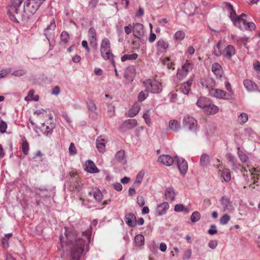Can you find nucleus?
Here are the masks:
<instances>
[{"instance_id":"nucleus-45","label":"nucleus","mask_w":260,"mask_h":260,"mask_svg":"<svg viewBox=\"0 0 260 260\" xmlns=\"http://www.w3.org/2000/svg\"><path fill=\"white\" fill-rule=\"evenodd\" d=\"M248 115L245 113H242L238 116V121L240 124H244L248 121Z\"/></svg>"},{"instance_id":"nucleus-12","label":"nucleus","mask_w":260,"mask_h":260,"mask_svg":"<svg viewBox=\"0 0 260 260\" xmlns=\"http://www.w3.org/2000/svg\"><path fill=\"white\" fill-rule=\"evenodd\" d=\"M133 35L137 38L141 39L144 34V26L140 23H135L133 24Z\"/></svg>"},{"instance_id":"nucleus-34","label":"nucleus","mask_w":260,"mask_h":260,"mask_svg":"<svg viewBox=\"0 0 260 260\" xmlns=\"http://www.w3.org/2000/svg\"><path fill=\"white\" fill-rule=\"evenodd\" d=\"M55 127L54 123H50L49 125H46L44 123L42 124L41 129L47 136L51 134L53 129Z\"/></svg>"},{"instance_id":"nucleus-50","label":"nucleus","mask_w":260,"mask_h":260,"mask_svg":"<svg viewBox=\"0 0 260 260\" xmlns=\"http://www.w3.org/2000/svg\"><path fill=\"white\" fill-rule=\"evenodd\" d=\"M87 108L89 111L94 113L96 110V106L94 102L90 101L87 103Z\"/></svg>"},{"instance_id":"nucleus-27","label":"nucleus","mask_w":260,"mask_h":260,"mask_svg":"<svg viewBox=\"0 0 260 260\" xmlns=\"http://www.w3.org/2000/svg\"><path fill=\"white\" fill-rule=\"evenodd\" d=\"M165 194L167 200L173 201L175 199L176 193L173 187H169L166 190Z\"/></svg>"},{"instance_id":"nucleus-46","label":"nucleus","mask_w":260,"mask_h":260,"mask_svg":"<svg viewBox=\"0 0 260 260\" xmlns=\"http://www.w3.org/2000/svg\"><path fill=\"white\" fill-rule=\"evenodd\" d=\"M237 153H238V156H239L240 160L242 162H248V157L245 152H244L242 150H239L238 151Z\"/></svg>"},{"instance_id":"nucleus-3","label":"nucleus","mask_w":260,"mask_h":260,"mask_svg":"<svg viewBox=\"0 0 260 260\" xmlns=\"http://www.w3.org/2000/svg\"><path fill=\"white\" fill-rule=\"evenodd\" d=\"M24 0H11L10 5L8 7V15L11 21L16 23L23 18V13L28 11L26 7V3H22Z\"/></svg>"},{"instance_id":"nucleus-31","label":"nucleus","mask_w":260,"mask_h":260,"mask_svg":"<svg viewBox=\"0 0 260 260\" xmlns=\"http://www.w3.org/2000/svg\"><path fill=\"white\" fill-rule=\"evenodd\" d=\"M140 108V105L139 104L137 103L134 104L128 112V117H135L139 112Z\"/></svg>"},{"instance_id":"nucleus-21","label":"nucleus","mask_w":260,"mask_h":260,"mask_svg":"<svg viewBox=\"0 0 260 260\" xmlns=\"http://www.w3.org/2000/svg\"><path fill=\"white\" fill-rule=\"evenodd\" d=\"M169 208V205L167 202H163L157 205L156 211L158 216H162L166 213Z\"/></svg>"},{"instance_id":"nucleus-51","label":"nucleus","mask_w":260,"mask_h":260,"mask_svg":"<svg viewBox=\"0 0 260 260\" xmlns=\"http://www.w3.org/2000/svg\"><path fill=\"white\" fill-rule=\"evenodd\" d=\"M22 150L25 155H27L29 151L28 144L26 141H23L21 144Z\"/></svg>"},{"instance_id":"nucleus-15","label":"nucleus","mask_w":260,"mask_h":260,"mask_svg":"<svg viewBox=\"0 0 260 260\" xmlns=\"http://www.w3.org/2000/svg\"><path fill=\"white\" fill-rule=\"evenodd\" d=\"M158 161L165 166H171L175 162V157L174 158L169 155L162 154L159 156Z\"/></svg>"},{"instance_id":"nucleus-18","label":"nucleus","mask_w":260,"mask_h":260,"mask_svg":"<svg viewBox=\"0 0 260 260\" xmlns=\"http://www.w3.org/2000/svg\"><path fill=\"white\" fill-rule=\"evenodd\" d=\"M200 83L203 87H205L208 90L209 92V90L213 88L215 85V81L214 80L210 77L201 79Z\"/></svg>"},{"instance_id":"nucleus-16","label":"nucleus","mask_w":260,"mask_h":260,"mask_svg":"<svg viewBox=\"0 0 260 260\" xmlns=\"http://www.w3.org/2000/svg\"><path fill=\"white\" fill-rule=\"evenodd\" d=\"M169 45V43L167 40L164 39H160L157 42L156 48L158 52L164 53L167 51Z\"/></svg>"},{"instance_id":"nucleus-40","label":"nucleus","mask_w":260,"mask_h":260,"mask_svg":"<svg viewBox=\"0 0 260 260\" xmlns=\"http://www.w3.org/2000/svg\"><path fill=\"white\" fill-rule=\"evenodd\" d=\"M221 48L222 42L221 41H219L214 47L213 53L216 56L219 57L222 55V51L221 50Z\"/></svg>"},{"instance_id":"nucleus-1","label":"nucleus","mask_w":260,"mask_h":260,"mask_svg":"<svg viewBox=\"0 0 260 260\" xmlns=\"http://www.w3.org/2000/svg\"><path fill=\"white\" fill-rule=\"evenodd\" d=\"M98 220L94 219L89 228L82 232L81 237L74 231H68L66 228L64 235L60 237V244L63 252V257L68 256V260H80L85 245L90 242L91 226H96Z\"/></svg>"},{"instance_id":"nucleus-60","label":"nucleus","mask_w":260,"mask_h":260,"mask_svg":"<svg viewBox=\"0 0 260 260\" xmlns=\"http://www.w3.org/2000/svg\"><path fill=\"white\" fill-rule=\"evenodd\" d=\"M163 63L165 65H166L168 69H173V63L172 62H170V60L169 58H166L165 59L163 60Z\"/></svg>"},{"instance_id":"nucleus-62","label":"nucleus","mask_w":260,"mask_h":260,"mask_svg":"<svg viewBox=\"0 0 260 260\" xmlns=\"http://www.w3.org/2000/svg\"><path fill=\"white\" fill-rule=\"evenodd\" d=\"M34 92L35 91L33 90H30L29 91L27 95L25 97L24 100L27 102L32 101V96H33Z\"/></svg>"},{"instance_id":"nucleus-7","label":"nucleus","mask_w":260,"mask_h":260,"mask_svg":"<svg viewBox=\"0 0 260 260\" xmlns=\"http://www.w3.org/2000/svg\"><path fill=\"white\" fill-rule=\"evenodd\" d=\"M193 64L191 61L187 60L181 68L178 70L177 77L182 80L186 77L189 72L192 70Z\"/></svg>"},{"instance_id":"nucleus-10","label":"nucleus","mask_w":260,"mask_h":260,"mask_svg":"<svg viewBox=\"0 0 260 260\" xmlns=\"http://www.w3.org/2000/svg\"><path fill=\"white\" fill-rule=\"evenodd\" d=\"M44 1L45 0H29L26 4V7L28 8L29 12L34 14Z\"/></svg>"},{"instance_id":"nucleus-32","label":"nucleus","mask_w":260,"mask_h":260,"mask_svg":"<svg viewBox=\"0 0 260 260\" xmlns=\"http://www.w3.org/2000/svg\"><path fill=\"white\" fill-rule=\"evenodd\" d=\"M210 102L209 99L205 97H201L198 100L197 105L204 111V109H206L208 105L209 104Z\"/></svg>"},{"instance_id":"nucleus-54","label":"nucleus","mask_w":260,"mask_h":260,"mask_svg":"<svg viewBox=\"0 0 260 260\" xmlns=\"http://www.w3.org/2000/svg\"><path fill=\"white\" fill-rule=\"evenodd\" d=\"M7 128V123L0 118V133H4L6 132Z\"/></svg>"},{"instance_id":"nucleus-14","label":"nucleus","mask_w":260,"mask_h":260,"mask_svg":"<svg viewBox=\"0 0 260 260\" xmlns=\"http://www.w3.org/2000/svg\"><path fill=\"white\" fill-rule=\"evenodd\" d=\"M175 162H177L178 168L182 174H185L188 170L187 161L183 158L175 157Z\"/></svg>"},{"instance_id":"nucleus-28","label":"nucleus","mask_w":260,"mask_h":260,"mask_svg":"<svg viewBox=\"0 0 260 260\" xmlns=\"http://www.w3.org/2000/svg\"><path fill=\"white\" fill-rule=\"evenodd\" d=\"M125 221L129 226L134 227L136 225V217L134 214L129 213L125 215Z\"/></svg>"},{"instance_id":"nucleus-63","label":"nucleus","mask_w":260,"mask_h":260,"mask_svg":"<svg viewBox=\"0 0 260 260\" xmlns=\"http://www.w3.org/2000/svg\"><path fill=\"white\" fill-rule=\"evenodd\" d=\"M137 204L140 206H143L145 204V201L143 197L142 196H138L137 197Z\"/></svg>"},{"instance_id":"nucleus-36","label":"nucleus","mask_w":260,"mask_h":260,"mask_svg":"<svg viewBox=\"0 0 260 260\" xmlns=\"http://www.w3.org/2000/svg\"><path fill=\"white\" fill-rule=\"evenodd\" d=\"M200 165L203 167H207L210 163V157L207 154H203L200 158Z\"/></svg>"},{"instance_id":"nucleus-24","label":"nucleus","mask_w":260,"mask_h":260,"mask_svg":"<svg viewBox=\"0 0 260 260\" xmlns=\"http://www.w3.org/2000/svg\"><path fill=\"white\" fill-rule=\"evenodd\" d=\"M115 159L118 163L124 165L126 162V159L124 150L118 151L115 155Z\"/></svg>"},{"instance_id":"nucleus-2","label":"nucleus","mask_w":260,"mask_h":260,"mask_svg":"<svg viewBox=\"0 0 260 260\" xmlns=\"http://www.w3.org/2000/svg\"><path fill=\"white\" fill-rule=\"evenodd\" d=\"M222 7L224 11L228 13L229 18L235 26L242 30H253L255 28L254 23L248 22L245 19L241 18V16H238L233 6L230 3H224Z\"/></svg>"},{"instance_id":"nucleus-41","label":"nucleus","mask_w":260,"mask_h":260,"mask_svg":"<svg viewBox=\"0 0 260 260\" xmlns=\"http://www.w3.org/2000/svg\"><path fill=\"white\" fill-rule=\"evenodd\" d=\"M144 176V172L143 171L139 172L136 176V180L133 184V186L136 187L139 186L142 181Z\"/></svg>"},{"instance_id":"nucleus-64","label":"nucleus","mask_w":260,"mask_h":260,"mask_svg":"<svg viewBox=\"0 0 260 260\" xmlns=\"http://www.w3.org/2000/svg\"><path fill=\"white\" fill-rule=\"evenodd\" d=\"M253 68L256 72H260V62L258 61H255L253 62Z\"/></svg>"},{"instance_id":"nucleus-47","label":"nucleus","mask_w":260,"mask_h":260,"mask_svg":"<svg viewBox=\"0 0 260 260\" xmlns=\"http://www.w3.org/2000/svg\"><path fill=\"white\" fill-rule=\"evenodd\" d=\"M148 90H146L144 91H141L138 96V99L139 102H143L144 101L148 96Z\"/></svg>"},{"instance_id":"nucleus-52","label":"nucleus","mask_w":260,"mask_h":260,"mask_svg":"<svg viewBox=\"0 0 260 260\" xmlns=\"http://www.w3.org/2000/svg\"><path fill=\"white\" fill-rule=\"evenodd\" d=\"M232 169L236 172H238V171H240L241 172V170H243V168H245V167L241 166L240 164L237 162L236 160L234 164H232L231 165Z\"/></svg>"},{"instance_id":"nucleus-48","label":"nucleus","mask_w":260,"mask_h":260,"mask_svg":"<svg viewBox=\"0 0 260 260\" xmlns=\"http://www.w3.org/2000/svg\"><path fill=\"white\" fill-rule=\"evenodd\" d=\"M174 210L176 212H180L182 211H185V212H188L189 210L186 207H184L182 204H177L174 208Z\"/></svg>"},{"instance_id":"nucleus-20","label":"nucleus","mask_w":260,"mask_h":260,"mask_svg":"<svg viewBox=\"0 0 260 260\" xmlns=\"http://www.w3.org/2000/svg\"><path fill=\"white\" fill-rule=\"evenodd\" d=\"M56 24L55 20L54 19H52L50 21V24L44 30V34L46 37V39L48 41L49 40V38L52 34V32L53 30H54Z\"/></svg>"},{"instance_id":"nucleus-29","label":"nucleus","mask_w":260,"mask_h":260,"mask_svg":"<svg viewBox=\"0 0 260 260\" xmlns=\"http://www.w3.org/2000/svg\"><path fill=\"white\" fill-rule=\"evenodd\" d=\"M219 110L218 108L215 105L209 102V104L204 109V112L207 114H214L216 113Z\"/></svg>"},{"instance_id":"nucleus-25","label":"nucleus","mask_w":260,"mask_h":260,"mask_svg":"<svg viewBox=\"0 0 260 260\" xmlns=\"http://www.w3.org/2000/svg\"><path fill=\"white\" fill-rule=\"evenodd\" d=\"M212 70L217 78L220 79L222 76L221 66L218 63H214L212 66Z\"/></svg>"},{"instance_id":"nucleus-5","label":"nucleus","mask_w":260,"mask_h":260,"mask_svg":"<svg viewBox=\"0 0 260 260\" xmlns=\"http://www.w3.org/2000/svg\"><path fill=\"white\" fill-rule=\"evenodd\" d=\"M147 90L153 93H159L162 89L161 83L155 79H147L143 82Z\"/></svg>"},{"instance_id":"nucleus-58","label":"nucleus","mask_w":260,"mask_h":260,"mask_svg":"<svg viewBox=\"0 0 260 260\" xmlns=\"http://www.w3.org/2000/svg\"><path fill=\"white\" fill-rule=\"evenodd\" d=\"M191 250L190 249H187L184 253L182 258L183 260H188L191 255Z\"/></svg>"},{"instance_id":"nucleus-42","label":"nucleus","mask_w":260,"mask_h":260,"mask_svg":"<svg viewBox=\"0 0 260 260\" xmlns=\"http://www.w3.org/2000/svg\"><path fill=\"white\" fill-rule=\"evenodd\" d=\"M185 36V32L182 30H178L174 36V39L177 41H181L183 40Z\"/></svg>"},{"instance_id":"nucleus-61","label":"nucleus","mask_w":260,"mask_h":260,"mask_svg":"<svg viewBox=\"0 0 260 260\" xmlns=\"http://www.w3.org/2000/svg\"><path fill=\"white\" fill-rule=\"evenodd\" d=\"M227 159L228 160V162L230 164V165H231L232 164H234L235 161L237 160L236 158L232 155L231 153H229L226 155Z\"/></svg>"},{"instance_id":"nucleus-17","label":"nucleus","mask_w":260,"mask_h":260,"mask_svg":"<svg viewBox=\"0 0 260 260\" xmlns=\"http://www.w3.org/2000/svg\"><path fill=\"white\" fill-rule=\"evenodd\" d=\"M137 125V121L136 119H130L125 120L120 128L122 130L125 131L126 129H129L133 128Z\"/></svg>"},{"instance_id":"nucleus-44","label":"nucleus","mask_w":260,"mask_h":260,"mask_svg":"<svg viewBox=\"0 0 260 260\" xmlns=\"http://www.w3.org/2000/svg\"><path fill=\"white\" fill-rule=\"evenodd\" d=\"M138 57V54L137 53H133L132 54H125L121 56V60L124 62L127 60H135Z\"/></svg>"},{"instance_id":"nucleus-53","label":"nucleus","mask_w":260,"mask_h":260,"mask_svg":"<svg viewBox=\"0 0 260 260\" xmlns=\"http://www.w3.org/2000/svg\"><path fill=\"white\" fill-rule=\"evenodd\" d=\"M232 169L236 172H238V171H240L241 172V170H243V168H245V167L241 166L240 164L237 162L236 160L234 164H232L231 165Z\"/></svg>"},{"instance_id":"nucleus-30","label":"nucleus","mask_w":260,"mask_h":260,"mask_svg":"<svg viewBox=\"0 0 260 260\" xmlns=\"http://www.w3.org/2000/svg\"><path fill=\"white\" fill-rule=\"evenodd\" d=\"M218 174L221 175V177L226 182H228L231 180V175L230 171L228 169H224L222 170H219Z\"/></svg>"},{"instance_id":"nucleus-6","label":"nucleus","mask_w":260,"mask_h":260,"mask_svg":"<svg viewBox=\"0 0 260 260\" xmlns=\"http://www.w3.org/2000/svg\"><path fill=\"white\" fill-rule=\"evenodd\" d=\"M101 53L104 59H112V54L111 52L110 42L107 38H104L102 40L101 47Z\"/></svg>"},{"instance_id":"nucleus-8","label":"nucleus","mask_w":260,"mask_h":260,"mask_svg":"<svg viewBox=\"0 0 260 260\" xmlns=\"http://www.w3.org/2000/svg\"><path fill=\"white\" fill-rule=\"evenodd\" d=\"M183 126L189 130L196 132L197 130V121L192 117L186 115L183 119Z\"/></svg>"},{"instance_id":"nucleus-4","label":"nucleus","mask_w":260,"mask_h":260,"mask_svg":"<svg viewBox=\"0 0 260 260\" xmlns=\"http://www.w3.org/2000/svg\"><path fill=\"white\" fill-rule=\"evenodd\" d=\"M243 170H241V172L243 176L248 180V181H252L253 184H251L252 188H255L254 185L257 182L258 176L256 173V169L254 168H251L247 165L245 168H243Z\"/></svg>"},{"instance_id":"nucleus-38","label":"nucleus","mask_w":260,"mask_h":260,"mask_svg":"<svg viewBox=\"0 0 260 260\" xmlns=\"http://www.w3.org/2000/svg\"><path fill=\"white\" fill-rule=\"evenodd\" d=\"M169 127L172 131L177 132L180 129L181 126L177 120H171L169 121Z\"/></svg>"},{"instance_id":"nucleus-35","label":"nucleus","mask_w":260,"mask_h":260,"mask_svg":"<svg viewBox=\"0 0 260 260\" xmlns=\"http://www.w3.org/2000/svg\"><path fill=\"white\" fill-rule=\"evenodd\" d=\"M153 112V111L151 109H148L144 112L143 115V118H144L146 124L149 126L151 124V117Z\"/></svg>"},{"instance_id":"nucleus-57","label":"nucleus","mask_w":260,"mask_h":260,"mask_svg":"<svg viewBox=\"0 0 260 260\" xmlns=\"http://www.w3.org/2000/svg\"><path fill=\"white\" fill-rule=\"evenodd\" d=\"M69 152L70 155H74L77 154V150L73 143H71L69 148Z\"/></svg>"},{"instance_id":"nucleus-43","label":"nucleus","mask_w":260,"mask_h":260,"mask_svg":"<svg viewBox=\"0 0 260 260\" xmlns=\"http://www.w3.org/2000/svg\"><path fill=\"white\" fill-rule=\"evenodd\" d=\"M168 96L170 99V101L171 102L181 104L183 102V99H182L181 100H178V99L177 98L178 95L175 92H171Z\"/></svg>"},{"instance_id":"nucleus-11","label":"nucleus","mask_w":260,"mask_h":260,"mask_svg":"<svg viewBox=\"0 0 260 260\" xmlns=\"http://www.w3.org/2000/svg\"><path fill=\"white\" fill-rule=\"evenodd\" d=\"M220 203L223 212L231 213L234 209V207L232 202L230 201V199L228 197H223L221 198L220 200Z\"/></svg>"},{"instance_id":"nucleus-59","label":"nucleus","mask_w":260,"mask_h":260,"mask_svg":"<svg viewBox=\"0 0 260 260\" xmlns=\"http://www.w3.org/2000/svg\"><path fill=\"white\" fill-rule=\"evenodd\" d=\"M108 114L109 117H112L115 115L114 107L113 105H109L108 107Z\"/></svg>"},{"instance_id":"nucleus-33","label":"nucleus","mask_w":260,"mask_h":260,"mask_svg":"<svg viewBox=\"0 0 260 260\" xmlns=\"http://www.w3.org/2000/svg\"><path fill=\"white\" fill-rule=\"evenodd\" d=\"M192 80L189 79L187 82L184 83L181 85V86L180 87V90L181 92L184 94H188L191 85L192 84Z\"/></svg>"},{"instance_id":"nucleus-39","label":"nucleus","mask_w":260,"mask_h":260,"mask_svg":"<svg viewBox=\"0 0 260 260\" xmlns=\"http://www.w3.org/2000/svg\"><path fill=\"white\" fill-rule=\"evenodd\" d=\"M145 238L141 234L137 235L134 239V242L136 246H141L144 244Z\"/></svg>"},{"instance_id":"nucleus-19","label":"nucleus","mask_w":260,"mask_h":260,"mask_svg":"<svg viewBox=\"0 0 260 260\" xmlns=\"http://www.w3.org/2000/svg\"><path fill=\"white\" fill-rule=\"evenodd\" d=\"M107 141L102 136H99L96 140V147L99 151L103 153L105 151Z\"/></svg>"},{"instance_id":"nucleus-23","label":"nucleus","mask_w":260,"mask_h":260,"mask_svg":"<svg viewBox=\"0 0 260 260\" xmlns=\"http://www.w3.org/2000/svg\"><path fill=\"white\" fill-rule=\"evenodd\" d=\"M85 170L90 173H96L99 172L94 163L91 160H88L86 162Z\"/></svg>"},{"instance_id":"nucleus-37","label":"nucleus","mask_w":260,"mask_h":260,"mask_svg":"<svg viewBox=\"0 0 260 260\" xmlns=\"http://www.w3.org/2000/svg\"><path fill=\"white\" fill-rule=\"evenodd\" d=\"M89 195L90 196H93L94 199L97 202H99L101 201L103 199L102 193L99 189H95V190L92 191V192H89Z\"/></svg>"},{"instance_id":"nucleus-49","label":"nucleus","mask_w":260,"mask_h":260,"mask_svg":"<svg viewBox=\"0 0 260 260\" xmlns=\"http://www.w3.org/2000/svg\"><path fill=\"white\" fill-rule=\"evenodd\" d=\"M200 213L198 211H194L191 214L190 219L193 222H196L198 221L200 219Z\"/></svg>"},{"instance_id":"nucleus-26","label":"nucleus","mask_w":260,"mask_h":260,"mask_svg":"<svg viewBox=\"0 0 260 260\" xmlns=\"http://www.w3.org/2000/svg\"><path fill=\"white\" fill-rule=\"evenodd\" d=\"M89 41L91 44L96 46V35L95 30L93 28H90L88 32Z\"/></svg>"},{"instance_id":"nucleus-56","label":"nucleus","mask_w":260,"mask_h":260,"mask_svg":"<svg viewBox=\"0 0 260 260\" xmlns=\"http://www.w3.org/2000/svg\"><path fill=\"white\" fill-rule=\"evenodd\" d=\"M60 39L62 42L64 43H67L69 39V35L66 31H63L61 34Z\"/></svg>"},{"instance_id":"nucleus-9","label":"nucleus","mask_w":260,"mask_h":260,"mask_svg":"<svg viewBox=\"0 0 260 260\" xmlns=\"http://www.w3.org/2000/svg\"><path fill=\"white\" fill-rule=\"evenodd\" d=\"M209 94L213 97L224 99L230 100L232 99V95L226 92L217 88H212L209 90Z\"/></svg>"},{"instance_id":"nucleus-55","label":"nucleus","mask_w":260,"mask_h":260,"mask_svg":"<svg viewBox=\"0 0 260 260\" xmlns=\"http://www.w3.org/2000/svg\"><path fill=\"white\" fill-rule=\"evenodd\" d=\"M230 220V216L228 214H224L220 219V223L221 224L225 225L228 223Z\"/></svg>"},{"instance_id":"nucleus-13","label":"nucleus","mask_w":260,"mask_h":260,"mask_svg":"<svg viewBox=\"0 0 260 260\" xmlns=\"http://www.w3.org/2000/svg\"><path fill=\"white\" fill-rule=\"evenodd\" d=\"M235 47L231 45H227L222 50V55L227 59H231L236 54Z\"/></svg>"},{"instance_id":"nucleus-22","label":"nucleus","mask_w":260,"mask_h":260,"mask_svg":"<svg viewBox=\"0 0 260 260\" xmlns=\"http://www.w3.org/2000/svg\"><path fill=\"white\" fill-rule=\"evenodd\" d=\"M245 88L248 92H252L257 89L256 84L252 81L245 79L243 81Z\"/></svg>"}]
</instances>
